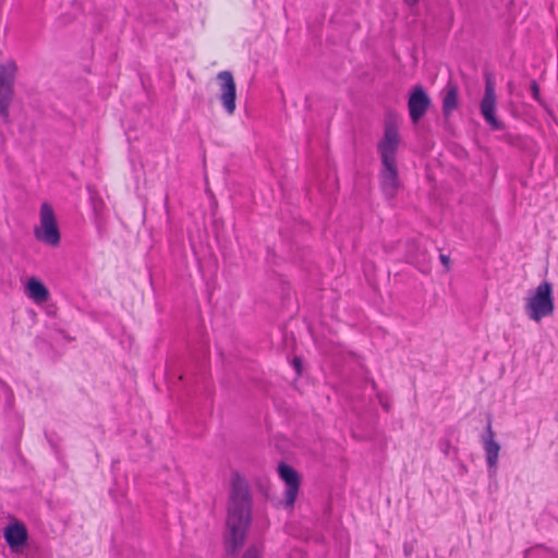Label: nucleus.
Segmentation results:
<instances>
[{"instance_id":"1","label":"nucleus","mask_w":558,"mask_h":558,"mask_svg":"<svg viewBox=\"0 0 558 558\" xmlns=\"http://www.w3.org/2000/svg\"><path fill=\"white\" fill-rule=\"evenodd\" d=\"M253 499L244 476L233 471L227 502L223 543L228 555L235 556L242 548L252 522Z\"/></svg>"},{"instance_id":"2","label":"nucleus","mask_w":558,"mask_h":558,"mask_svg":"<svg viewBox=\"0 0 558 558\" xmlns=\"http://www.w3.org/2000/svg\"><path fill=\"white\" fill-rule=\"evenodd\" d=\"M401 138L398 126L386 121L384 135L377 143V150L380 156L381 169L379 172L380 187L389 199L397 195L400 187V180L397 166V153Z\"/></svg>"},{"instance_id":"3","label":"nucleus","mask_w":558,"mask_h":558,"mask_svg":"<svg viewBox=\"0 0 558 558\" xmlns=\"http://www.w3.org/2000/svg\"><path fill=\"white\" fill-rule=\"evenodd\" d=\"M527 317L539 323L543 318L553 315L555 310V299L553 286L548 281H542L535 290L531 291L525 299L524 305Z\"/></svg>"},{"instance_id":"4","label":"nucleus","mask_w":558,"mask_h":558,"mask_svg":"<svg viewBox=\"0 0 558 558\" xmlns=\"http://www.w3.org/2000/svg\"><path fill=\"white\" fill-rule=\"evenodd\" d=\"M17 72L15 61L0 64V117L4 123L10 122L9 108L14 95V81Z\"/></svg>"},{"instance_id":"5","label":"nucleus","mask_w":558,"mask_h":558,"mask_svg":"<svg viewBox=\"0 0 558 558\" xmlns=\"http://www.w3.org/2000/svg\"><path fill=\"white\" fill-rule=\"evenodd\" d=\"M39 215L40 226L34 230L35 238L50 246L59 245L60 232L52 207L48 203L41 204Z\"/></svg>"},{"instance_id":"6","label":"nucleus","mask_w":558,"mask_h":558,"mask_svg":"<svg viewBox=\"0 0 558 558\" xmlns=\"http://www.w3.org/2000/svg\"><path fill=\"white\" fill-rule=\"evenodd\" d=\"M496 107L497 96L495 84L490 77H486L484 96L480 104L481 113L492 130L501 131L505 129V125L496 118Z\"/></svg>"},{"instance_id":"7","label":"nucleus","mask_w":558,"mask_h":558,"mask_svg":"<svg viewBox=\"0 0 558 558\" xmlns=\"http://www.w3.org/2000/svg\"><path fill=\"white\" fill-rule=\"evenodd\" d=\"M217 81L220 92L218 98L225 111L232 116L236 108V86L233 75L230 71H221L217 74Z\"/></svg>"},{"instance_id":"8","label":"nucleus","mask_w":558,"mask_h":558,"mask_svg":"<svg viewBox=\"0 0 558 558\" xmlns=\"http://www.w3.org/2000/svg\"><path fill=\"white\" fill-rule=\"evenodd\" d=\"M278 474L286 484L283 505L286 508L293 507L299 495L300 476L292 466L286 463L278 465Z\"/></svg>"},{"instance_id":"9","label":"nucleus","mask_w":558,"mask_h":558,"mask_svg":"<svg viewBox=\"0 0 558 558\" xmlns=\"http://www.w3.org/2000/svg\"><path fill=\"white\" fill-rule=\"evenodd\" d=\"M430 106V98L425 89L417 85L410 94L408 108L410 119L413 123H417L426 113Z\"/></svg>"},{"instance_id":"10","label":"nucleus","mask_w":558,"mask_h":558,"mask_svg":"<svg viewBox=\"0 0 558 558\" xmlns=\"http://www.w3.org/2000/svg\"><path fill=\"white\" fill-rule=\"evenodd\" d=\"M482 444L485 451V460L489 471L496 472L500 445L495 440V433L489 421L486 426V432L482 436Z\"/></svg>"},{"instance_id":"11","label":"nucleus","mask_w":558,"mask_h":558,"mask_svg":"<svg viewBox=\"0 0 558 558\" xmlns=\"http://www.w3.org/2000/svg\"><path fill=\"white\" fill-rule=\"evenodd\" d=\"M27 530L22 522H14L4 529V538L11 549H19L27 542Z\"/></svg>"},{"instance_id":"12","label":"nucleus","mask_w":558,"mask_h":558,"mask_svg":"<svg viewBox=\"0 0 558 558\" xmlns=\"http://www.w3.org/2000/svg\"><path fill=\"white\" fill-rule=\"evenodd\" d=\"M27 294L36 303H45L49 299V291L45 284L36 278H31L27 282Z\"/></svg>"},{"instance_id":"13","label":"nucleus","mask_w":558,"mask_h":558,"mask_svg":"<svg viewBox=\"0 0 558 558\" xmlns=\"http://www.w3.org/2000/svg\"><path fill=\"white\" fill-rule=\"evenodd\" d=\"M458 107V87L454 84H448L446 95L442 99V113L449 117Z\"/></svg>"},{"instance_id":"14","label":"nucleus","mask_w":558,"mask_h":558,"mask_svg":"<svg viewBox=\"0 0 558 558\" xmlns=\"http://www.w3.org/2000/svg\"><path fill=\"white\" fill-rule=\"evenodd\" d=\"M368 383L371 385L372 390L376 393L379 404L386 412H388L390 410V404L388 402L387 397L383 392L377 391V385L374 379H369Z\"/></svg>"},{"instance_id":"15","label":"nucleus","mask_w":558,"mask_h":558,"mask_svg":"<svg viewBox=\"0 0 558 558\" xmlns=\"http://www.w3.org/2000/svg\"><path fill=\"white\" fill-rule=\"evenodd\" d=\"M260 557H262L260 548L257 545L250 546L245 550L244 555L242 556V558H260Z\"/></svg>"},{"instance_id":"16","label":"nucleus","mask_w":558,"mask_h":558,"mask_svg":"<svg viewBox=\"0 0 558 558\" xmlns=\"http://www.w3.org/2000/svg\"><path fill=\"white\" fill-rule=\"evenodd\" d=\"M531 93H532V96L535 100H538L539 99V88H538V85L535 81H533L531 83Z\"/></svg>"},{"instance_id":"17","label":"nucleus","mask_w":558,"mask_h":558,"mask_svg":"<svg viewBox=\"0 0 558 558\" xmlns=\"http://www.w3.org/2000/svg\"><path fill=\"white\" fill-rule=\"evenodd\" d=\"M293 367L295 368L296 373L300 374L301 373V369H302V361L300 357H294L293 359Z\"/></svg>"},{"instance_id":"18","label":"nucleus","mask_w":558,"mask_h":558,"mask_svg":"<svg viewBox=\"0 0 558 558\" xmlns=\"http://www.w3.org/2000/svg\"><path fill=\"white\" fill-rule=\"evenodd\" d=\"M440 262H441V264H442L447 269H449V267H450V258H449V256L441 254V255H440Z\"/></svg>"},{"instance_id":"19","label":"nucleus","mask_w":558,"mask_h":558,"mask_svg":"<svg viewBox=\"0 0 558 558\" xmlns=\"http://www.w3.org/2000/svg\"><path fill=\"white\" fill-rule=\"evenodd\" d=\"M450 448H451V446H450L449 440H446L445 442H442V444H441V450H442V452H444L446 456H448V454H449Z\"/></svg>"},{"instance_id":"20","label":"nucleus","mask_w":558,"mask_h":558,"mask_svg":"<svg viewBox=\"0 0 558 558\" xmlns=\"http://www.w3.org/2000/svg\"><path fill=\"white\" fill-rule=\"evenodd\" d=\"M403 1L409 7H414L418 3V0H403Z\"/></svg>"}]
</instances>
